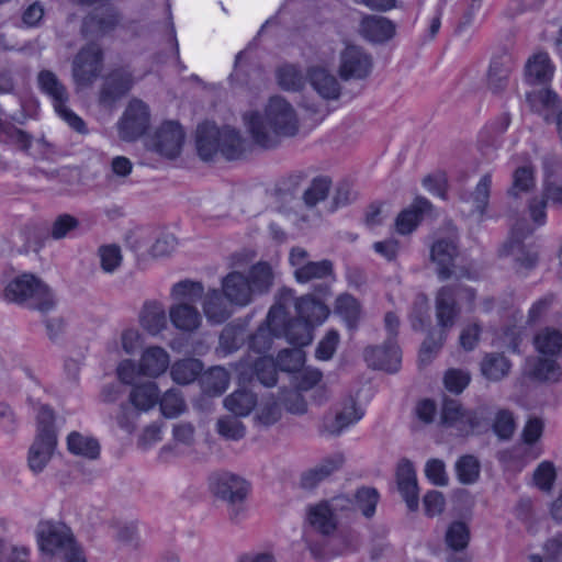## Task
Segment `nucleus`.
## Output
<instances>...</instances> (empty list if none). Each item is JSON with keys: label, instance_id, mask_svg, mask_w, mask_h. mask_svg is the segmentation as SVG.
Wrapping results in <instances>:
<instances>
[{"label": "nucleus", "instance_id": "1", "mask_svg": "<svg viewBox=\"0 0 562 562\" xmlns=\"http://www.w3.org/2000/svg\"><path fill=\"white\" fill-rule=\"evenodd\" d=\"M353 515L355 504L347 495H338L307 506L306 522L311 531H305L303 539L315 560L324 561L327 558L329 538L337 531L341 519Z\"/></svg>", "mask_w": 562, "mask_h": 562}, {"label": "nucleus", "instance_id": "2", "mask_svg": "<svg viewBox=\"0 0 562 562\" xmlns=\"http://www.w3.org/2000/svg\"><path fill=\"white\" fill-rule=\"evenodd\" d=\"M254 142L263 147L277 145V136H293L297 132V120L292 105L281 97L270 98L265 114L252 111L244 116Z\"/></svg>", "mask_w": 562, "mask_h": 562}, {"label": "nucleus", "instance_id": "3", "mask_svg": "<svg viewBox=\"0 0 562 562\" xmlns=\"http://www.w3.org/2000/svg\"><path fill=\"white\" fill-rule=\"evenodd\" d=\"M289 263L297 283L311 284V290L321 297L331 294V284L336 280L331 260L311 261L307 250L293 247L289 254Z\"/></svg>", "mask_w": 562, "mask_h": 562}, {"label": "nucleus", "instance_id": "4", "mask_svg": "<svg viewBox=\"0 0 562 562\" xmlns=\"http://www.w3.org/2000/svg\"><path fill=\"white\" fill-rule=\"evenodd\" d=\"M476 290L459 281L441 286L435 297L437 326L443 331H449L459 318L462 306L468 312L475 308Z\"/></svg>", "mask_w": 562, "mask_h": 562}, {"label": "nucleus", "instance_id": "5", "mask_svg": "<svg viewBox=\"0 0 562 562\" xmlns=\"http://www.w3.org/2000/svg\"><path fill=\"white\" fill-rule=\"evenodd\" d=\"M4 297L9 302L26 304L29 308L47 313L55 307V299L50 289L31 273L14 278L4 289Z\"/></svg>", "mask_w": 562, "mask_h": 562}, {"label": "nucleus", "instance_id": "6", "mask_svg": "<svg viewBox=\"0 0 562 562\" xmlns=\"http://www.w3.org/2000/svg\"><path fill=\"white\" fill-rule=\"evenodd\" d=\"M212 493L229 506V517L237 520L244 512V503L250 492V483L231 472H217L210 476Z\"/></svg>", "mask_w": 562, "mask_h": 562}, {"label": "nucleus", "instance_id": "7", "mask_svg": "<svg viewBox=\"0 0 562 562\" xmlns=\"http://www.w3.org/2000/svg\"><path fill=\"white\" fill-rule=\"evenodd\" d=\"M291 296L290 288L280 289L277 301L270 307L265 322L258 326L255 333L248 335L247 346L249 351L266 356L271 350L273 339L280 338L277 330H274L276 325H279V321L285 317L283 302Z\"/></svg>", "mask_w": 562, "mask_h": 562}, {"label": "nucleus", "instance_id": "8", "mask_svg": "<svg viewBox=\"0 0 562 562\" xmlns=\"http://www.w3.org/2000/svg\"><path fill=\"white\" fill-rule=\"evenodd\" d=\"M38 544L43 552L55 555L63 554L65 562L70 553L82 551V547L76 541L71 529L65 524L47 522L38 531Z\"/></svg>", "mask_w": 562, "mask_h": 562}, {"label": "nucleus", "instance_id": "9", "mask_svg": "<svg viewBox=\"0 0 562 562\" xmlns=\"http://www.w3.org/2000/svg\"><path fill=\"white\" fill-rule=\"evenodd\" d=\"M458 255V245L454 240L439 238L434 241L430 247V259L437 266L436 272L440 281H446L452 276H456L457 280L461 278L475 280L477 278L476 273L469 268H461L459 271L453 270Z\"/></svg>", "mask_w": 562, "mask_h": 562}, {"label": "nucleus", "instance_id": "10", "mask_svg": "<svg viewBox=\"0 0 562 562\" xmlns=\"http://www.w3.org/2000/svg\"><path fill=\"white\" fill-rule=\"evenodd\" d=\"M122 15L113 4H101L92 9L81 22V34L89 40H100L120 25Z\"/></svg>", "mask_w": 562, "mask_h": 562}, {"label": "nucleus", "instance_id": "11", "mask_svg": "<svg viewBox=\"0 0 562 562\" xmlns=\"http://www.w3.org/2000/svg\"><path fill=\"white\" fill-rule=\"evenodd\" d=\"M103 66V52L97 44L83 46L72 61V78L77 86L89 87L99 77Z\"/></svg>", "mask_w": 562, "mask_h": 562}, {"label": "nucleus", "instance_id": "12", "mask_svg": "<svg viewBox=\"0 0 562 562\" xmlns=\"http://www.w3.org/2000/svg\"><path fill=\"white\" fill-rule=\"evenodd\" d=\"M149 123L148 105L139 99H133L117 123L120 137L125 142H134L146 134Z\"/></svg>", "mask_w": 562, "mask_h": 562}, {"label": "nucleus", "instance_id": "13", "mask_svg": "<svg viewBox=\"0 0 562 562\" xmlns=\"http://www.w3.org/2000/svg\"><path fill=\"white\" fill-rule=\"evenodd\" d=\"M372 70L371 56L360 46L347 45L339 55L338 75L340 79L361 80L367 78Z\"/></svg>", "mask_w": 562, "mask_h": 562}, {"label": "nucleus", "instance_id": "14", "mask_svg": "<svg viewBox=\"0 0 562 562\" xmlns=\"http://www.w3.org/2000/svg\"><path fill=\"white\" fill-rule=\"evenodd\" d=\"M134 86L133 72L126 67L112 69L103 79L100 92L99 103L111 108L119 100L124 98Z\"/></svg>", "mask_w": 562, "mask_h": 562}, {"label": "nucleus", "instance_id": "15", "mask_svg": "<svg viewBox=\"0 0 562 562\" xmlns=\"http://www.w3.org/2000/svg\"><path fill=\"white\" fill-rule=\"evenodd\" d=\"M290 291L292 296L283 302L285 317L279 321V325H276L274 330H277V335H279L280 338L284 337L288 342L293 346H307L313 339L312 331L314 325L297 315L296 317H290L288 308L294 300V290L290 289Z\"/></svg>", "mask_w": 562, "mask_h": 562}, {"label": "nucleus", "instance_id": "16", "mask_svg": "<svg viewBox=\"0 0 562 562\" xmlns=\"http://www.w3.org/2000/svg\"><path fill=\"white\" fill-rule=\"evenodd\" d=\"M278 363L271 356H261L251 364H240L238 369L239 384L258 381L266 387H272L278 383Z\"/></svg>", "mask_w": 562, "mask_h": 562}, {"label": "nucleus", "instance_id": "17", "mask_svg": "<svg viewBox=\"0 0 562 562\" xmlns=\"http://www.w3.org/2000/svg\"><path fill=\"white\" fill-rule=\"evenodd\" d=\"M369 367L390 373L398 371L402 362L401 349L394 339H386L381 346H369L363 351Z\"/></svg>", "mask_w": 562, "mask_h": 562}, {"label": "nucleus", "instance_id": "18", "mask_svg": "<svg viewBox=\"0 0 562 562\" xmlns=\"http://www.w3.org/2000/svg\"><path fill=\"white\" fill-rule=\"evenodd\" d=\"M396 483L407 508L416 512L419 505L417 475L414 463L407 458H402L397 464Z\"/></svg>", "mask_w": 562, "mask_h": 562}, {"label": "nucleus", "instance_id": "19", "mask_svg": "<svg viewBox=\"0 0 562 562\" xmlns=\"http://www.w3.org/2000/svg\"><path fill=\"white\" fill-rule=\"evenodd\" d=\"M184 142V132L176 121H166L155 135L156 151L167 158L179 156Z\"/></svg>", "mask_w": 562, "mask_h": 562}, {"label": "nucleus", "instance_id": "20", "mask_svg": "<svg viewBox=\"0 0 562 562\" xmlns=\"http://www.w3.org/2000/svg\"><path fill=\"white\" fill-rule=\"evenodd\" d=\"M359 32L371 43L384 44L395 36L396 25L382 15H364L360 21Z\"/></svg>", "mask_w": 562, "mask_h": 562}, {"label": "nucleus", "instance_id": "21", "mask_svg": "<svg viewBox=\"0 0 562 562\" xmlns=\"http://www.w3.org/2000/svg\"><path fill=\"white\" fill-rule=\"evenodd\" d=\"M325 299L326 297L316 295L312 291L299 299L294 297L292 303H294L295 312L299 317L304 318L312 325H319L325 322L329 315V308L324 302Z\"/></svg>", "mask_w": 562, "mask_h": 562}, {"label": "nucleus", "instance_id": "22", "mask_svg": "<svg viewBox=\"0 0 562 562\" xmlns=\"http://www.w3.org/2000/svg\"><path fill=\"white\" fill-rule=\"evenodd\" d=\"M431 203L424 196H417L413 203L398 213L395 218V231L400 235L414 232L423 221L424 214L431 210Z\"/></svg>", "mask_w": 562, "mask_h": 562}, {"label": "nucleus", "instance_id": "23", "mask_svg": "<svg viewBox=\"0 0 562 562\" xmlns=\"http://www.w3.org/2000/svg\"><path fill=\"white\" fill-rule=\"evenodd\" d=\"M220 140V128L214 123L206 121L198 125L195 145L202 160H213L218 153Z\"/></svg>", "mask_w": 562, "mask_h": 562}, {"label": "nucleus", "instance_id": "24", "mask_svg": "<svg viewBox=\"0 0 562 562\" xmlns=\"http://www.w3.org/2000/svg\"><path fill=\"white\" fill-rule=\"evenodd\" d=\"M525 373L538 382H558L562 376V368L557 360L542 357H531L526 361Z\"/></svg>", "mask_w": 562, "mask_h": 562}, {"label": "nucleus", "instance_id": "25", "mask_svg": "<svg viewBox=\"0 0 562 562\" xmlns=\"http://www.w3.org/2000/svg\"><path fill=\"white\" fill-rule=\"evenodd\" d=\"M223 293L231 302L240 306H245L252 301V294L249 288L246 274L238 271L228 273L223 279Z\"/></svg>", "mask_w": 562, "mask_h": 562}, {"label": "nucleus", "instance_id": "26", "mask_svg": "<svg viewBox=\"0 0 562 562\" xmlns=\"http://www.w3.org/2000/svg\"><path fill=\"white\" fill-rule=\"evenodd\" d=\"M307 81L313 89L326 100H337L340 95V85L337 78L323 67H311Z\"/></svg>", "mask_w": 562, "mask_h": 562}, {"label": "nucleus", "instance_id": "27", "mask_svg": "<svg viewBox=\"0 0 562 562\" xmlns=\"http://www.w3.org/2000/svg\"><path fill=\"white\" fill-rule=\"evenodd\" d=\"M247 327L248 321L241 318L225 325L220 335L218 351L224 356L237 351L248 339Z\"/></svg>", "mask_w": 562, "mask_h": 562}, {"label": "nucleus", "instance_id": "28", "mask_svg": "<svg viewBox=\"0 0 562 562\" xmlns=\"http://www.w3.org/2000/svg\"><path fill=\"white\" fill-rule=\"evenodd\" d=\"M37 85L41 92L50 98L55 111H59L68 102L67 88L52 70H41L37 74Z\"/></svg>", "mask_w": 562, "mask_h": 562}, {"label": "nucleus", "instance_id": "29", "mask_svg": "<svg viewBox=\"0 0 562 562\" xmlns=\"http://www.w3.org/2000/svg\"><path fill=\"white\" fill-rule=\"evenodd\" d=\"M344 462L340 454L324 459L319 464L303 472L300 480V485L304 490H313L321 482L326 480L329 475L336 472Z\"/></svg>", "mask_w": 562, "mask_h": 562}, {"label": "nucleus", "instance_id": "30", "mask_svg": "<svg viewBox=\"0 0 562 562\" xmlns=\"http://www.w3.org/2000/svg\"><path fill=\"white\" fill-rule=\"evenodd\" d=\"M244 50H240L235 56L234 69L229 75L228 80L231 87L234 89L255 90L258 89L262 81V70L258 67H239Z\"/></svg>", "mask_w": 562, "mask_h": 562}, {"label": "nucleus", "instance_id": "31", "mask_svg": "<svg viewBox=\"0 0 562 562\" xmlns=\"http://www.w3.org/2000/svg\"><path fill=\"white\" fill-rule=\"evenodd\" d=\"M362 416L363 412L357 406V403L352 401L350 406L337 413L334 418H325L323 425L319 427V434L339 436L350 425L360 420Z\"/></svg>", "mask_w": 562, "mask_h": 562}, {"label": "nucleus", "instance_id": "32", "mask_svg": "<svg viewBox=\"0 0 562 562\" xmlns=\"http://www.w3.org/2000/svg\"><path fill=\"white\" fill-rule=\"evenodd\" d=\"M512 367V361L503 353L498 352L485 353L480 363L482 375L492 382H498L506 378Z\"/></svg>", "mask_w": 562, "mask_h": 562}, {"label": "nucleus", "instance_id": "33", "mask_svg": "<svg viewBox=\"0 0 562 562\" xmlns=\"http://www.w3.org/2000/svg\"><path fill=\"white\" fill-rule=\"evenodd\" d=\"M169 367V355L161 347H148L139 361V372L148 376H158Z\"/></svg>", "mask_w": 562, "mask_h": 562}, {"label": "nucleus", "instance_id": "34", "mask_svg": "<svg viewBox=\"0 0 562 562\" xmlns=\"http://www.w3.org/2000/svg\"><path fill=\"white\" fill-rule=\"evenodd\" d=\"M225 294L217 289L210 290L203 301V311L209 322L222 324L231 316Z\"/></svg>", "mask_w": 562, "mask_h": 562}, {"label": "nucleus", "instance_id": "35", "mask_svg": "<svg viewBox=\"0 0 562 562\" xmlns=\"http://www.w3.org/2000/svg\"><path fill=\"white\" fill-rule=\"evenodd\" d=\"M308 182V187L302 193V201L306 209L312 210L328 199L333 180L327 175H318Z\"/></svg>", "mask_w": 562, "mask_h": 562}, {"label": "nucleus", "instance_id": "36", "mask_svg": "<svg viewBox=\"0 0 562 562\" xmlns=\"http://www.w3.org/2000/svg\"><path fill=\"white\" fill-rule=\"evenodd\" d=\"M526 80L530 85H541L553 76V66L547 53H538L528 59L525 67Z\"/></svg>", "mask_w": 562, "mask_h": 562}, {"label": "nucleus", "instance_id": "37", "mask_svg": "<svg viewBox=\"0 0 562 562\" xmlns=\"http://www.w3.org/2000/svg\"><path fill=\"white\" fill-rule=\"evenodd\" d=\"M512 72V61L508 56L493 57L487 72L488 89L493 93L504 91L508 85Z\"/></svg>", "mask_w": 562, "mask_h": 562}, {"label": "nucleus", "instance_id": "38", "mask_svg": "<svg viewBox=\"0 0 562 562\" xmlns=\"http://www.w3.org/2000/svg\"><path fill=\"white\" fill-rule=\"evenodd\" d=\"M172 325L183 331H193L201 324V315L195 306L190 303H179L169 311Z\"/></svg>", "mask_w": 562, "mask_h": 562}, {"label": "nucleus", "instance_id": "39", "mask_svg": "<svg viewBox=\"0 0 562 562\" xmlns=\"http://www.w3.org/2000/svg\"><path fill=\"white\" fill-rule=\"evenodd\" d=\"M542 198L553 207L562 210V162L547 168Z\"/></svg>", "mask_w": 562, "mask_h": 562}, {"label": "nucleus", "instance_id": "40", "mask_svg": "<svg viewBox=\"0 0 562 562\" xmlns=\"http://www.w3.org/2000/svg\"><path fill=\"white\" fill-rule=\"evenodd\" d=\"M142 327L151 335L159 334L167 326V316L161 303L146 302L139 314Z\"/></svg>", "mask_w": 562, "mask_h": 562}, {"label": "nucleus", "instance_id": "41", "mask_svg": "<svg viewBox=\"0 0 562 562\" xmlns=\"http://www.w3.org/2000/svg\"><path fill=\"white\" fill-rule=\"evenodd\" d=\"M246 278L248 279L252 297L268 293L273 284L272 268L267 262L254 265Z\"/></svg>", "mask_w": 562, "mask_h": 562}, {"label": "nucleus", "instance_id": "42", "mask_svg": "<svg viewBox=\"0 0 562 562\" xmlns=\"http://www.w3.org/2000/svg\"><path fill=\"white\" fill-rule=\"evenodd\" d=\"M257 405V395L239 387L224 400V406L234 415L239 417L248 416Z\"/></svg>", "mask_w": 562, "mask_h": 562}, {"label": "nucleus", "instance_id": "43", "mask_svg": "<svg viewBox=\"0 0 562 562\" xmlns=\"http://www.w3.org/2000/svg\"><path fill=\"white\" fill-rule=\"evenodd\" d=\"M203 363L195 358L176 361L170 369V375L177 384L187 385L202 375Z\"/></svg>", "mask_w": 562, "mask_h": 562}, {"label": "nucleus", "instance_id": "44", "mask_svg": "<svg viewBox=\"0 0 562 562\" xmlns=\"http://www.w3.org/2000/svg\"><path fill=\"white\" fill-rule=\"evenodd\" d=\"M130 403L137 409L146 412L159 403V390L155 382L135 385L130 393Z\"/></svg>", "mask_w": 562, "mask_h": 562}, {"label": "nucleus", "instance_id": "45", "mask_svg": "<svg viewBox=\"0 0 562 562\" xmlns=\"http://www.w3.org/2000/svg\"><path fill=\"white\" fill-rule=\"evenodd\" d=\"M533 344L541 355L560 356L562 355V331L552 327L542 328L535 335Z\"/></svg>", "mask_w": 562, "mask_h": 562}, {"label": "nucleus", "instance_id": "46", "mask_svg": "<svg viewBox=\"0 0 562 562\" xmlns=\"http://www.w3.org/2000/svg\"><path fill=\"white\" fill-rule=\"evenodd\" d=\"M336 313L342 318L349 331L358 328L361 307L357 299L350 294H341L336 300Z\"/></svg>", "mask_w": 562, "mask_h": 562}, {"label": "nucleus", "instance_id": "47", "mask_svg": "<svg viewBox=\"0 0 562 562\" xmlns=\"http://www.w3.org/2000/svg\"><path fill=\"white\" fill-rule=\"evenodd\" d=\"M67 447L70 453L90 460L100 456L99 441L93 437H86L78 431H72L67 437Z\"/></svg>", "mask_w": 562, "mask_h": 562}, {"label": "nucleus", "instance_id": "48", "mask_svg": "<svg viewBox=\"0 0 562 562\" xmlns=\"http://www.w3.org/2000/svg\"><path fill=\"white\" fill-rule=\"evenodd\" d=\"M200 383L206 395L218 396L229 385V373L222 367H213L201 375Z\"/></svg>", "mask_w": 562, "mask_h": 562}, {"label": "nucleus", "instance_id": "49", "mask_svg": "<svg viewBox=\"0 0 562 562\" xmlns=\"http://www.w3.org/2000/svg\"><path fill=\"white\" fill-rule=\"evenodd\" d=\"M509 124L510 115L502 113L480 133V143L486 147L498 148L502 145V135L507 131Z\"/></svg>", "mask_w": 562, "mask_h": 562}, {"label": "nucleus", "instance_id": "50", "mask_svg": "<svg viewBox=\"0 0 562 562\" xmlns=\"http://www.w3.org/2000/svg\"><path fill=\"white\" fill-rule=\"evenodd\" d=\"M221 140L218 151L227 159H238L244 153V142L238 131L224 126L220 128Z\"/></svg>", "mask_w": 562, "mask_h": 562}, {"label": "nucleus", "instance_id": "51", "mask_svg": "<svg viewBox=\"0 0 562 562\" xmlns=\"http://www.w3.org/2000/svg\"><path fill=\"white\" fill-rule=\"evenodd\" d=\"M56 446L57 443H50L45 439L35 438L29 450V467L34 473H40L44 470Z\"/></svg>", "mask_w": 562, "mask_h": 562}, {"label": "nucleus", "instance_id": "52", "mask_svg": "<svg viewBox=\"0 0 562 562\" xmlns=\"http://www.w3.org/2000/svg\"><path fill=\"white\" fill-rule=\"evenodd\" d=\"M458 481L463 485H471L479 481L481 463L473 454H463L454 463Z\"/></svg>", "mask_w": 562, "mask_h": 562}, {"label": "nucleus", "instance_id": "53", "mask_svg": "<svg viewBox=\"0 0 562 562\" xmlns=\"http://www.w3.org/2000/svg\"><path fill=\"white\" fill-rule=\"evenodd\" d=\"M429 311L430 307L427 296L425 294H418L409 312V321L413 330L423 331L432 328Z\"/></svg>", "mask_w": 562, "mask_h": 562}, {"label": "nucleus", "instance_id": "54", "mask_svg": "<svg viewBox=\"0 0 562 562\" xmlns=\"http://www.w3.org/2000/svg\"><path fill=\"white\" fill-rule=\"evenodd\" d=\"M351 501L355 504V512L359 509L366 518L370 519L375 515L380 494L375 487L362 486L356 491Z\"/></svg>", "mask_w": 562, "mask_h": 562}, {"label": "nucleus", "instance_id": "55", "mask_svg": "<svg viewBox=\"0 0 562 562\" xmlns=\"http://www.w3.org/2000/svg\"><path fill=\"white\" fill-rule=\"evenodd\" d=\"M447 331H443L439 328H430L427 331V336L424 339L420 349H419V361L424 364L429 363L434 357L441 349L446 338Z\"/></svg>", "mask_w": 562, "mask_h": 562}, {"label": "nucleus", "instance_id": "56", "mask_svg": "<svg viewBox=\"0 0 562 562\" xmlns=\"http://www.w3.org/2000/svg\"><path fill=\"white\" fill-rule=\"evenodd\" d=\"M36 438L45 439L47 442L57 443V432L55 428V413L49 405H41L37 416Z\"/></svg>", "mask_w": 562, "mask_h": 562}, {"label": "nucleus", "instance_id": "57", "mask_svg": "<svg viewBox=\"0 0 562 562\" xmlns=\"http://www.w3.org/2000/svg\"><path fill=\"white\" fill-rule=\"evenodd\" d=\"M277 80L283 90L300 91L303 89L305 79L299 67L285 64L278 68Z\"/></svg>", "mask_w": 562, "mask_h": 562}, {"label": "nucleus", "instance_id": "58", "mask_svg": "<svg viewBox=\"0 0 562 562\" xmlns=\"http://www.w3.org/2000/svg\"><path fill=\"white\" fill-rule=\"evenodd\" d=\"M276 361L279 370L283 372H299L305 363V352L301 347L282 349L279 351Z\"/></svg>", "mask_w": 562, "mask_h": 562}, {"label": "nucleus", "instance_id": "59", "mask_svg": "<svg viewBox=\"0 0 562 562\" xmlns=\"http://www.w3.org/2000/svg\"><path fill=\"white\" fill-rule=\"evenodd\" d=\"M510 252L515 256L517 271H529L536 268L539 260V252L533 245H512Z\"/></svg>", "mask_w": 562, "mask_h": 562}, {"label": "nucleus", "instance_id": "60", "mask_svg": "<svg viewBox=\"0 0 562 562\" xmlns=\"http://www.w3.org/2000/svg\"><path fill=\"white\" fill-rule=\"evenodd\" d=\"M445 540L453 551L465 549L470 540V530L467 524L460 520L452 521L446 531Z\"/></svg>", "mask_w": 562, "mask_h": 562}, {"label": "nucleus", "instance_id": "61", "mask_svg": "<svg viewBox=\"0 0 562 562\" xmlns=\"http://www.w3.org/2000/svg\"><path fill=\"white\" fill-rule=\"evenodd\" d=\"M491 187L492 176L490 173H485L481 177L474 191L471 194L473 211L476 212L480 216H483L486 212L490 202Z\"/></svg>", "mask_w": 562, "mask_h": 562}, {"label": "nucleus", "instance_id": "62", "mask_svg": "<svg viewBox=\"0 0 562 562\" xmlns=\"http://www.w3.org/2000/svg\"><path fill=\"white\" fill-rule=\"evenodd\" d=\"M357 198L358 194L353 190L352 183L348 180H341L335 187L328 211L334 213L341 207H346L355 202Z\"/></svg>", "mask_w": 562, "mask_h": 562}, {"label": "nucleus", "instance_id": "63", "mask_svg": "<svg viewBox=\"0 0 562 562\" xmlns=\"http://www.w3.org/2000/svg\"><path fill=\"white\" fill-rule=\"evenodd\" d=\"M535 187V176L531 167H518L513 175V186L508 194L517 198L520 193L529 192Z\"/></svg>", "mask_w": 562, "mask_h": 562}, {"label": "nucleus", "instance_id": "64", "mask_svg": "<svg viewBox=\"0 0 562 562\" xmlns=\"http://www.w3.org/2000/svg\"><path fill=\"white\" fill-rule=\"evenodd\" d=\"M204 294V288L201 282L183 280L173 284L171 295L177 300H188L190 304L201 300Z\"/></svg>", "mask_w": 562, "mask_h": 562}]
</instances>
